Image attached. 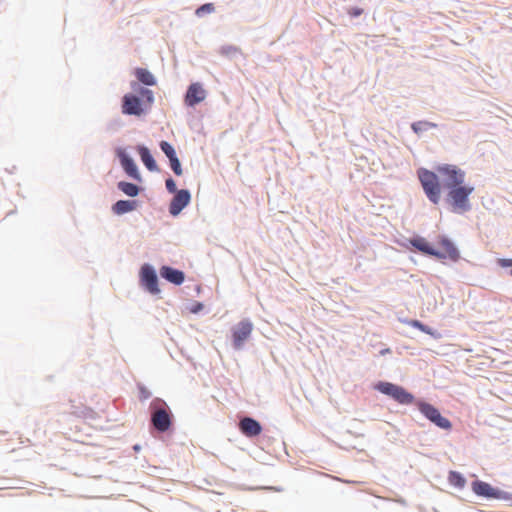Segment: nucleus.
Returning a JSON list of instances; mask_svg holds the SVG:
<instances>
[{"label":"nucleus","mask_w":512,"mask_h":512,"mask_svg":"<svg viewBox=\"0 0 512 512\" xmlns=\"http://www.w3.org/2000/svg\"><path fill=\"white\" fill-rule=\"evenodd\" d=\"M131 88L135 93H127L123 96L122 113L141 116L148 112L154 103L153 91L141 87L137 82H132Z\"/></svg>","instance_id":"f257e3e1"},{"label":"nucleus","mask_w":512,"mask_h":512,"mask_svg":"<svg viewBox=\"0 0 512 512\" xmlns=\"http://www.w3.org/2000/svg\"><path fill=\"white\" fill-rule=\"evenodd\" d=\"M418 177L428 199L434 204L439 203L441 198V185L438 176L427 169H420Z\"/></svg>","instance_id":"f03ea898"},{"label":"nucleus","mask_w":512,"mask_h":512,"mask_svg":"<svg viewBox=\"0 0 512 512\" xmlns=\"http://www.w3.org/2000/svg\"><path fill=\"white\" fill-rule=\"evenodd\" d=\"M448 200L450 201L454 211L465 212L470 209L469 195L473 192V187L454 186L449 188Z\"/></svg>","instance_id":"7ed1b4c3"},{"label":"nucleus","mask_w":512,"mask_h":512,"mask_svg":"<svg viewBox=\"0 0 512 512\" xmlns=\"http://www.w3.org/2000/svg\"><path fill=\"white\" fill-rule=\"evenodd\" d=\"M375 389L390 396L400 404L408 405L414 401V396L411 393L403 387L390 382H379L376 384Z\"/></svg>","instance_id":"20e7f679"},{"label":"nucleus","mask_w":512,"mask_h":512,"mask_svg":"<svg viewBox=\"0 0 512 512\" xmlns=\"http://www.w3.org/2000/svg\"><path fill=\"white\" fill-rule=\"evenodd\" d=\"M153 412L151 414V422L154 428L159 432H166L172 424V415L169 412L165 402L161 407H156V402L152 403Z\"/></svg>","instance_id":"39448f33"},{"label":"nucleus","mask_w":512,"mask_h":512,"mask_svg":"<svg viewBox=\"0 0 512 512\" xmlns=\"http://www.w3.org/2000/svg\"><path fill=\"white\" fill-rule=\"evenodd\" d=\"M418 408L420 412L431 422H433L436 426L445 429L450 430L452 427L451 422L449 419L443 417L439 410L434 407L433 405L426 403V402H419Z\"/></svg>","instance_id":"423d86ee"},{"label":"nucleus","mask_w":512,"mask_h":512,"mask_svg":"<svg viewBox=\"0 0 512 512\" xmlns=\"http://www.w3.org/2000/svg\"><path fill=\"white\" fill-rule=\"evenodd\" d=\"M472 491L477 495L488 499H508V494L497 488L492 487L484 481H474L472 483Z\"/></svg>","instance_id":"0eeeda50"},{"label":"nucleus","mask_w":512,"mask_h":512,"mask_svg":"<svg viewBox=\"0 0 512 512\" xmlns=\"http://www.w3.org/2000/svg\"><path fill=\"white\" fill-rule=\"evenodd\" d=\"M438 173L444 176L445 185L448 188L461 185L464 182L465 174L463 171L453 165L440 166L437 169Z\"/></svg>","instance_id":"6e6552de"},{"label":"nucleus","mask_w":512,"mask_h":512,"mask_svg":"<svg viewBox=\"0 0 512 512\" xmlns=\"http://www.w3.org/2000/svg\"><path fill=\"white\" fill-rule=\"evenodd\" d=\"M438 243L441 249H436V254H434V257L440 260L448 259L452 262H456L459 260L460 253L451 240H449L445 236H441L439 237Z\"/></svg>","instance_id":"1a4fd4ad"},{"label":"nucleus","mask_w":512,"mask_h":512,"mask_svg":"<svg viewBox=\"0 0 512 512\" xmlns=\"http://www.w3.org/2000/svg\"><path fill=\"white\" fill-rule=\"evenodd\" d=\"M252 329L253 325L248 320L241 321L233 328L232 338L233 345L236 349H240L242 347L244 341H246L251 335Z\"/></svg>","instance_id":"9d476101"},{"label":"nucleus","mask_w":512,"mask_h":512,"mask_svg":"<svg viewBox=\"0 0 512 512\" xmlns=\"http://www.w3.org/2000/svg\"><path fill=\"white\" fill-rule=\"evenodd\" d=\"M141 282L143 286L151 293L158 294L160 289L158 287V279L154 269L145 264L141 268Z\"/></svg>","instance_id":"9b49d317"},{"label":"nucleus","mask_w":512,"mask_h":512,"mask_svg":"<svg viewBox=\"0 0 512 512\" xmlns=\"http://www.w3.org/2000/svg\"><path fill=\"white\" fill-rule=\"evenodd\" d=\"M190 200L191 195L188 190L177 191L169 205L170 214L177 216L189 204Z\"/></svg>","instance_id":"f8f14e48"},{"label":"nucleus","mask_w":512,"mask_h":512,"mask_svg":"<svg viewBox=\"0 0 512 512\" xmlns=\"http://www.w3.org/2000/svg\"><path fill=\"white\" fill-rule=\"evenodd\" d=\"M206 97L205 90L199 83H193L189 86L186 96L185 103L188 106H195L196 104L202 102Z\"/></svg>","instance_id":"ddd939ff"},{"label":"nucleus","mask_w":512,"mask_h":512,"mask_svg":"<svg viewBox=\"0 0 512 512\" xmlns=\"http://www.w3.org/2000/svg\"><path fill=\"white\" fill-rule=\"evenodd\" d=\"M239 429L247 437L258 436L262 431L260 423L250 417H244L240 420Z\"/></svg>","instance_id":"4468645a"},{"label":"nucleus","mask_w":512,"mask_h":512,"mask_svg":"<svg viewBox=\"0 0 512 512\" xmlns=\"http://www.w3.org/2000/svg\"><path fill=\"white\" fill-rule=\"evenodd\" d=\"M160 275L166 279L167 281L175 284L180 285L184 282L185 276L184 273L180 270L173 269L168 266H163L160 269Z\"/></svg>","instance_id":"2eb2a0df"},{"label":"nucleus","mask_w":512,"mask_h":512,"mask_svg":"<svg viewBox=\"0 0 512 512\" xmlns=\"http://www.w3.org/2000/svg\"><path fill=\"white\" fill-rule=\"evenodd\" d=\"M118 156L121 161V165L125 172L133 178H138V170L133 159L128 156L124 151H119Z\"/></svg>","instance_id":"dca6fc26"},{"label":"nucleus","mask_w":512,"mask_h":512,"mask_svg":"<svg viewBox=\"0 0 512 512\" xmlns=\"http://www.w3.org/2000/svg\"><path fill=\"white\" fill-rule=\"evenodd\" d=\"M410 244L423 254L429 256H434V254H436V249L433 248V246L423 237L418 236L411 239Z\"/></svg>","instance_id":"f3484780"},{"label":"nucleus","mask_w":512,"mask_h":512,"mask_svg":"<svg viewBox=\"0 0 512 512\" xmlns=\"http://www.w3.org/2000/svg\"><path fill=\"white\" fill-rule=\"evenodd\" d=\"M134 75L136 76L138 82L147 85L154 86L156 85V79L154 75L145 68H136L134 71Z\"/></svg>","instance_id":"a211bd4d"},{"label":"nucleus","mask_w":512,"mask_h":512,"mask_svg":"<svg viewBox=\"0 0 512 512\" xmlns=\"http://www.w3.org/2000/svg\"><path fill=\"white\" fill-rule=\"evenodd\" d=\"M138 152L140 154L142 162L144 163L148 170L156 171L158 169L157 164L152 155L150 154L148 148L140 146L138 148Z\"/></svg>","instance_id":"6ab92c4d"},{"label":"nucleus","mask_w":512,"mask_h":512,"mask_svg":"<svg viewBox=\"0 0 512 512\" xmlns=\"http://www.w3.org/2000/svg\"><path fill=\"white\" fill-rule=\"evenodd\" d=\"M135 208H136L135 201L119 200L113 205L112 210L115 214L121 215V214L130 212V211H133Z\"/></svg>","instance_id":"aec40b11"},{"label":"nucleus","mask_w":512,"mask_h":512,"mask_svg":"<svg viewBox=\"0 0 512 512\" xmlns=\"http://www.w3.org/2000/svg\"><path fill=\"white\" fill-rule=\"evenodd\" d=\"M449 483L459 489L464 488L466 484L465 478L457 471H450L448 476Z\"/></svg>","instance_id":"412c9836"},{"label":"nucleus","mask_w":512,"mask_h":512,"mask_svg":"<svg viewBox=\"0 0 512 512\" xmlns=\"http://www.w3.org/2000/svg\"><path fill=\"white\" fill-rule=\"evenodd\" d=\"M119 189L128 196L135 197L139 193L137 185L129 182H119Z\"/></svg>","instance_id":"4be33fe9"},{"label":"nucleus","mask_w":512,"mask_h":512,"mask_svg":"<svg viewBox=\"0 0 512 512\" xmlns=\"http://www.w3.org/2000/svg\"><path fill=\"white\" fill-rule=\"evenodd\" d=\"M436 127L435 124L428 121H419L412 124L411 128L415 133H420L422 131H426L430 128Z\"/></svg>","instance_id":"5701e85b"},{"label":"nucleus","mask_w":512,"mask_h":512,"mask_svg":"<svg viewBox=\"0 0 512 512\" xmlns=\"http://www.w3.org/2000/svg\"><path fill=\"white\" fill-rule=\"evenodd\" d=\"M160 148L164 152V154L168 157V159H172L173 157L177 156L172 145L166 141H162L160 143Z\"/></svg>","instance_id":"b1692460"},{"label":"nucleus","mask_w":512,"mask_h":512,"mask_svg":"<svg viewBox=\"0 0 512 512\" xmlns=\"http://www.w3.org/2000/svg\"><path fill=\"white\" fill-rule=\"evenodd\" d=\"M409 325L414 327V328H417V329L421 330L424 333H427V334H430V335H434L432 330L428 326L424 325L423 323H421L418 320H411L409 322Z\"/></svg>","instance_id":"393cba45"},{"label":"nucleus","mask_w":512,"mask_h":512,"mask_svg":"<svg viewBox=\"0 0 512 512\" xmlns=\"http://www.w3.org/2000/svg\"><path fill=\"white\" fill-rule=\"evenodd\" d=\"M169 161H170L171 169L173 170V172L177 176H181L183 172H182L181 164H180L178 157L175 156L172 159H169Z\"/></svg>","instance_id":"a878e982"},{"label":"nucleus","mask_w":512,"mask_h":512,"mask_svg":"<svg viewBox=\"0 0 512 512\" xmlns=\"http://www.w3.org/2000/svg\"><path fill=\"white\" fill-rule=\"evenodd\" d=\"M213 11H214V4L213 3H206V4L202 5V6H200L196 10V15L202 16L205 13H211Z\"/></svg>","instance_id":"bb28decb"},{"label":"nucleus","mask_w":512,"mask_h":512,"mask_svg":"<svg viewBox=\"0 0 512 512\" xmlns=\"http://www.w3.org/2000/svg\"><path fill=\"white\" fill-rule=\"evenodd\" d=\"M165 185H166L167 190L170 193H176L177 192L175 181L172 178L167 179L166 182H165Z\"/></svg>","instance_id":"cd10ccee"},{"label":"nucleus","mask_w":512,"mask_h":512,"mask_svg":"<svg viewBox=\"0 0 512 512\" xmlns=\"http://www.w3.org/2000/svg\"><path fill=\"white\" fill-rule=\"evenodd\" d=\"M499 264L502 267H510L512 266V259H500Z\"/></svg>","instance_id":"c85d7f7f"},{"label":"nucleus","mask_w":512,"mask_h":512,"mask_svg":"<svg viewBox=\"0 0 512 512\" xmlns=\"http://www.w3.org/2000/svg\"><path fill=\"white\" fill-rule=\"evenodd\" d=\"M349 14H350L351 16L357 17V16H359V15H361V14H362V9H359V8H353V9H351V10L349 11Z\"/></svg>","instance_id":"c756f323"},{"label":"nucleus","mask_w":512,"mask_h":512,"mask_svg":"<svg viewBox=\"0 0 512 512\" xmlns=\"http://www.w3.org/2000/svg\"><path fill=\"white\" fill-rule=\"evenodd\" d=\"M237 51H238V49L233 46H229V47L223 49V52H225L226 54H229L232 52H237Z\"/></svg>","instance_id":"7c9ffc66"},{"label":"nucleus","mask_w":512,"mask_h":512,"mask_svg":"<svg viewBox=\"0 0 512 512\" xmlns=\"http://www.w3.org/2000/svg\"><path fill=\"white\" fill-rule=\"evenodd\" d=\"M389 352H390V349L387 348V349L382 350L381 354L384 355V354L389 353Z\"/></svg>","instance_id":"2f4dec72"},{"label":"nucleus","mask_w":512,"mask_h":512,"mask_svg":"<svg viewBox=\"0 0 512 512\" xmlns=\"http://www.w3.org/2000/svg\"><path fill=\"white\" fill-rule=\"evenodd\" d=\"M134 449H135V450H139V449H140V447H139L138 445H135V446H134Z\"/></svg>","instance_id":"473e14b6"},{"label":"nucleus","mask_w":512,"mask_h":512,"mask_svg":"<svg viewBox=\"0 0 512 512\" xmlns=\"http://www.w3.org/2000/svg\"><path fill=\"white\" fill-rule=\"evenodd\" d=\"M511 275H512V269H511Z\"/></svg>","instance_id":"72a5a7b5"}]
</instances>
